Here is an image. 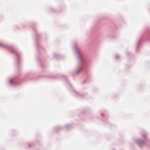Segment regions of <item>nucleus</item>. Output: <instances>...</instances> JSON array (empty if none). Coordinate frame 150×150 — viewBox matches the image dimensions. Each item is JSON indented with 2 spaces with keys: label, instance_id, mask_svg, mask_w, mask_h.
Wrapping results in <instances>:
<instances>
[{
  "label": "nucleus",
  "instance_id": "f03ea898",
  "mask_svg": "<svg viewBox=\"0 0 150 150\" xmlns=\"http://www.w3.org/2000/svg\"><path fill=\"white\" fill-rule=\"evenodd\" d=\"M82 68H79V69H78V70L77 71V73H78L80 71H81V70Z\"/></svg>",
  "mask_w": 150,
  "mask_h": 150
},
{
  "label": "nucleus",
  "instance_id": "f257e3e1",
  "mask_svg": "<svg viewBox=\"0 0 150 150\" xmlns=\"http://www.w3.org/2000/svg\"><path fill=\"white\" fill-rule=\"evenodd\" d=\"M137 143L140 146H141L143 143V142L140 140H138L137 141Z\"/></svg>",
  "mask_w": 150,
  "mask_h": 150
}]
</instances>
